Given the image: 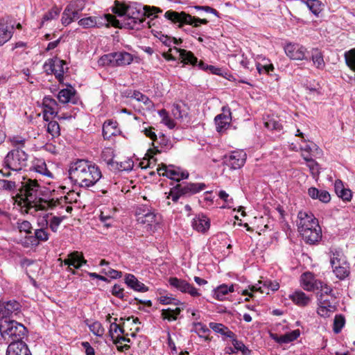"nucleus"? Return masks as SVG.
I'll return each mask as SVG.
<instances>
[{
	"mask_svg": "<svg viewBox=\"0 0 355 355\" xmlns=\"http://www.w3.org/2000/svg\"><path fill=\"white\" fill-rule=\"evenodd\" d=\"M32 168L34 171H35L41 175H43L47 176V177H52V173L47 168L45 162L42 159L35 160L32 166Z\"/></svg>",
	"mask_w": 355,
	"mask_h": 355,
	"instance_id": "4c0bfd02",
	"label": "nucleus"
},
{
	"mask_svg": "<svg viewBox=\"0 0 355 355\" xmlns=\"http://www.w3.org/2000/svg\"><path fill=\"white\" fill-rule=\"evenodd\" d=\"M264 124L265 127L270 130H280L282 128V123L273 118H268Z\"/></svg>",
	"mask_w": 355,
	"mask_h": 355,
	"instance_id": "6e6d98bb",
	"label": "nucleus"
},
{
	"mask_svg": "<svg viewBox=\"0 0 355 355\" xmlns=\"http://www.w3.org/2000/svg\"><path fill=\"white\" fill-rule=\"evenodd\" d=\"M64 218V216L59 217V216H53L49 221V227L53 232H56L58 230V227Z\"/></svg>",
	"mask_w": 355,
	"mask_h": 355,
	"instance_id": "e2e57ef3",
	"label": "nucleus"
},
{
	"mask_svg": "<svg viewBox=\"0 0 355 355\" xmlns=\"http://www.w3.org/2000/svg\"><path fill=\"white\" fill-rule=\"evenodd\" d=\"M234 291V285L227 286L223 284L214 290V297L218 300L222 301L225 299V296L229 293Z\"/></svg>",
	"mask_w": 355,
	"mask_h": 355,
	"instance_id": "473e14b6",
	"label": "nucleus"
},
{
	"mask_svg": "<svg viewBox=\"0 0 355 355\" xmlns=\"http://www.w3.org/2000/svg\"><path fill=\"white\" fill-rule=\"evenodd\" d=\"M107 15L111 14H105L102 17H87L80 19L78 24L83 28H100L103 26H108L109 24L112 25V20Z\"/></svg>",
	"mask_w": 355,
	"mask_h": 355,
	"instance_id": "4468645a",
	"label": "nucleus"
},
{
	"mask_svg": "<svg viewBox=\"0 0 355 355\" xmlns=\"http://www.w3.org/2000/svg\"><path fill=\"white\" fill-rule=\"evenodd\" d=\"M330 264L336 277L343 280L349 275V264L343 252L338 249L329 252Z\"/></svg>",
	"mask_w": 355,
	"mask_h": 355,
	"instance_id": "0eeeda50",
	"label": "nucleus"
},
{
	"mask_svg": "<svg viewBox=\"0 0 355 355\" xmlns=\"http://www.w3.org/2000/svg\"><path fill=\"white\" fill-rule=\"evenodd\" d=\"M209 327L216 333L220 334L225 338H232L234 333L232 331L227 327L221 323L210 322Z\"/></svg>",
	"mask_w": 355,
	"mask_h": 355,
	"instance_id": "2f4dec72",
	"label": "nucleus"
},
{
	"mask_svg": "<svg viewBox=\"0 0 355 355\" xmlns=\"http://www.w3.org/2000/svg\"><path fill=\"white\" fill-rule=\"evenodd\" d=\"M300 330L296 329L280 336L281 344L288 343L296 340L300 336Z\"/></svg>",
	"mask_w": 355,
	"mask_h": 355,
	"instance_id": "de8ad7c7",
	"label": "nucleus"
},
{
	"mask_svg": "<svg viewBox=\"0 0 355 355\" xmlns=\"http://www.w3.org/2000/svg\"><path fill=\"white\" fill-rule=\"evenodd\" d=\"M175 49L179 53L181 62L184 64H191L192 66L197 65L198 58L191 51L178 48H175Z\"/></svg>",
	"mask_w": 355,
	"mask_h": 355,
	"instance_id": "c756f323",
	"label": "nucleus"
},
{
	"mask_svg": "<svg viewBox=\"0 0 355 355\" xmlns=\"http://www.w3.org/2000/svg\"><path fill=\"white\" fill-rule=\"evenodd\" d=\"M114 164H116V168L119 171H131L134 166V162L131 159L121 162H116Z\"/></svg>",
	"mask_w": 355,
	"mask_h": 355,
	"instance_id": "5fc2aeb1",
	"label": "nucleus"
},
{
	"mask_svg": "<svg viewBox=\"0 0 355 355\" xmlns=\"http://www.w3.org/2000/svg\"><path fill=\"white\" fill-rule=\"evenodd\" d=\"M125 282L130 288L136 291L146 292L148 291V288L139 282L134 275L127 274L125 277Z\"/></svg>",
	"mask_w": 355,
	"mask_h": 355,
	"instance_id": "c85d7f7f",
	"label": "nucleus"
},
{
	"mask_svg": "<svg viewBox=\"0 0 355 355\" xmlns=\"http://www.w3.org/2000/svg\"><path fill=\"white\" fill-rule=\"evenodd\" d=\"M162 10L155 6H143L133 3L128 5L127 17L125 19H117L114 15H107L112 20V26L119 28L139 30L143 28L146 17H156L155 14Z\"/></svg>",
	"mask_w": 355,
	"mask_h": 355,
	"instance_id": "f257e3e1",
	"label": "nucleus"
},
{
	"mask_svg": "<svg viewBox=\"0 0 355 355\" xmlns=\"http://www.w3.org/2000/svg\"><path fill=\"white\" fill-rule=\"evenodd\" d=\"M191 331L196 333L200 338L208 340L210 330L207 327L201 322H193Z\"/></svg>",
	"mask_w": 355,
	"mask_h": 355,
	"instance_id": "58836bf2",
	"label": "nucleus"
},
{
	"mask_svg": "<svg viewBox=\"0 0 355 355\" xmlns=\"http://www.w3.org/2000/svg\"><path fill=\"white\" fill-rule=\"evenodd\" d=\"M138 102H141L145 106L146 109L152 111L155 110L154 103L146 95H143Z\"/></svg>",
	"mask_w": 355,
	"mask_h": 355,
	"instance_id": "338daca9",
	"label": "nucleus"
},
{
	"mask_svg": "<svg viewBox=\"0 0 355 355\" xmlns=\"http://www.w3.org/2000/svg\"><path fill=\"white\" fill-rule=\"evenodd\" d=\"M157 171L159 175L166 176L178 183H180V180L187 179L189 177V173L187 171H181L180 168L173 166H167L163 165L162 167H159Z\"/></svg>",
	"mask_w": 355,
	"mask_h": 355,
	"instance_id": "dca6fc26",
	"label": "nucleus"
},
{
	"mask_svg": "<svg viewBox=\"0 0 355 355\" xmlns=\"http://www.w3.org/2000/svg\"><path fill=\"white\" fill-rule=\"evenodd\" d=\"M301 285L306 291H311V272H306L301 275Z\"/></svg>",
	"mask_w": 355,
	"mask_h": 355,
	"instance_id": "052dcab7",
	"label": "nucleus"
},
{
	"mask_svg": "<svg viewBox=\"0 0 355 355\" xmlns=\"http://www.w3.org/2000/svg\"><path fill=\"white\" fill-rule=\"evenodd\" d=\"M234 57L236 59V61L239 62L243 68L250 70L252 69V67L250 68V61L243 54L241 55H234Z\"/></svg>",
	"mask_w": 355,
	"mask_h": 355,
	"instance_id": "69168bd1",
	"label": "nucleus"
},
{
	"mask_svg": "<svg viewBox=\"0 0 355 355\" xmlns=\"http://www.w3.org/2000/svg\"><path fill=\"white\" fill-rule=\"evenodd\" d=\"M191 225L193 230L205 233L210 227V220L209 218L203 214H200L196 216L193 219Z\"/></svg>",
	"mask_w": 355,
	"mask_h": 355,
	"instance_id": "393cba45",
	"label": "nucleus"
},
{
	"mask_svg": "<svg viewBox=\"0 0 355 355\" xmlns=\"http://www.w3.org/2000/svg\"><path fill=\"white\" fill-rule=\"evenodd\" d=\"M284 51L287 56L293 60H303L306 58V49L296 44H287L284 47Z\"/></svg>",
	"mask_w": 355,
	"mask_h": 355,
	"instance_id": "aec40b11",
	"label": "nucleus"
},
{
	"mask_svg": "<svg viewBox=\"0 0 355 355\" xmlns=\"http://www.w3.org/2000/svg\"><path fill=\"white\" fill-rule=\"evenodd\" d=\"M102 159L106 162L107 165L114 166V151L110 148H105L103 150L101 153Z\"/></svg>",
	"mask_w": 355,
	"mask_h": 355,
	"instance_id": "49530a36",
	"label": "nucleus"
},
{
	"mask_svg": "<svg viewBox=\"0 0 355 355\" xmlns=\"http://www.w3.org/2000/svg\"><path fill=\"white\" fill-rule=\"evenodd\" d=\"M6 355H32L28 345L22 340L11 341L8 346Z\"/></svg>",
	"mask_w": 355,
	"mask_h": 355,
	"instance_id": "4be33fe9",
	"label": "nucleus"
},
{
	"mask_svg": "<svg viewBox=\"0 0 355 355\" xmlns=\"http://www.w3.org/2000/svg\"><path fill=\"white\" fill-rule=\"evenodd\" d=\"M157 37L159 40L166 46H171L172 44H178L179 42L174 37H171L168 35H164L162 33H158Z\"/></svg>",
	"mask_w": 355,
	"mask_h": 355,
	"instance_id": "bf43d9fd",
	"label": "nucleus"
},
{
	"mask_svg": "<svg viewBox=\"0 0 355 355\" xmlns=\"http://www.w3.org/2000/svg\"><path fill=\"white\" fill-rule=\"evenodd\" d=\"M206 188V184L202 182L193 183L182 182L173 186L167 196L173 202H177L181 198H189L196 194Z\"/></svg>",
	"mask_w": 355,
	"mask_h": 355,
	"instance_id": "39448f33",
	"label": "nucleus"
},
{
	"mask_svg": "<svg viewBox=\"0 0 355 355\" xmlns=\"http://www.w3.org/2000/svg\"><path fill=\"white\" fill-rule=\"evenodd\" d=\"M256 67L259 73L270 74L275 69L273 64L265 57L259 56L256 61Z\"/></svg>",
	"mask_w": 355,
	"mask_h": 355,
	"instance_id": "cd10ccee",
	"label": "nucleus"
},
{
	"mask_svg": "<svg viewBox=\"0 0 355 355\" xmlns=\"http://www.w3.org/2000/svg\"><path fill=\"white\" fill-rule=\"evenodd\" d=\"M24 190L25 200L29 209L35 211L46 210L51 207L50 201L42 198L40 196V186L35 180L28 179L22 182Z\"/></svg>",
	"mask_w": 355,
	"mask_h": 355,
	"instance_id": "20e7f679",
	"label": "nucleus"
},
{
	"mask_svg": "<svg viewBox=\"0 0 355 355\" xmlns=\"http://www.w3.org/2000/svg\"><path fill=\"white\" fill-rule=\"evenodd\" d=\"M158 301L160 304L164 305L167 304H174V305H184V303L180 302L179 300H177L172 297V295L170 296L168 295H164V296H160L158 298Z\"/></svg>",
	"mask_w": 355,
	"mask_h": 355,
	"instance_id": "3c124183",
	"label": "nucleus"
},
{
	"mask_svg": "<svg viewBox=\"0 0 355 355\" xmlns=\"http://www.w3.org/2000/svg\"><path fill=\"white\" fill-rule=\"evenodd\" d=\"M120 130L116 121L107 120L103 125V136L105 139H110L112 136L119 135Z\"/></svg>",
	"mask_w": 355,
	"mask_h": 355,
	"instance_id": "bb28decb",
	"label": "nucleus"
},
{
	"mask_svg": "<svg viewBox=\"0 0 355 355\" xmlns=\"http://www.w3.org/2000/svg\"><path fill=\"white\" fill-rule=\"evenodd\" d=\"M312 198H316L324 203H327L331 200V196L325 190H319L312 187Z\"/></svg>",
	"mask_w": 355,
	"mask_h": 355,
	"instance_id": "79ce46f5",
	"label": "nucleus"
},
{
	"mask_svg": "<svg viewBox=\"0 0 355 355\" xmlns=\"http://www.w3.org/2000/svg\"><path fill=\"white\" fill-rule=\"evenodd\" d=\"M17 228L20 232H24L26 234L31 233L32 225L28 220H19L17 223Z\"/></svg>",
	"mask_w": 355,
	"mask_h": 355,
	"instance_id": "4d7b16f0",
	"label": "nucleus"
},
{
	"mask_svg": "<svg viewBox=\"0 0 355 355\" xmlns=\"http://www.w3.org/2000/svg\"><path fill=\"white\" fill-rule=\"evenodd\" d=\"M289 299L300 306L307 305L310 300L309 297L301 291H296L293 294L289 295Z\"/></svg>",
	"mask_w": 355,
	"mask_h": 355,
	"instance_id": "72a5a7b5",
	"label": "nucleus"
},
{
	"mask_svg": "<svg viewBox=\"0 0 355 355\" xmlns=\"http://www.w3.org/2000/svg\"><path fill=\"white\" fill-rule=\"evenodd\" d=\"M61 12V8L57 6H53L48 12H46L42 17L40 27L43 26L47 21H50L56 19L60 15Z\"/></svg>",
	"mask_w": 355,
	"mask_h": 355,
	"instance_id": "c9c22d12",
	"label": "nucleus"
},
{
	"mask_svg": "<svg viewBox=\"0 0 355 355\" xmlns=\"http://www.w3.org/2000/svg\"><path fill=\"white\" fill-rule=\"evenodd\" d=\"M90 331L96 336H102L104 334L105 329L101 322L96 321L91 324L89 326Z\"/></svg>",
	"mask_w": 355,
	"mask_h": 355,
	"instance_id": "13d9d810",
	"label": "nucleus"
},
{
	"mask_svg": "<svg viewBox=\"0 0 355 355\" xmlns=\"http://www.w3.org/2000/svg\"><path fill=\"white\" fill-rule=\"evenodd\" d=\"M49 214H46L42 218L40 219L38 224L42 227L40 229H37L35 231V238L41 241H46L49 239V234L43 228L44 227H46L49 224L48 221Z\"/></svg>",
	"mask_w": 355,
	"mask_h": 355,
	"instance_id": "7c9ffc66",
	"label": "nucleus"
},
{
	"mask_svg": "<svg viewBox=\"0 0 355 355\" xmlns=\"http://www.w3.org/2000/svg\"><path fill=\"white\" fill-rule=\"evenodd\" d=\"M60 125L55 121H51L49 119L47 125V132L51 135L53 137H55L60 135Z\"/></svg>",
	"mask_w": 355,
	"mask_h": 355,
	"instance_id": "603ef678",
	"label": "nucleus"
},
{
	"mask_svg": "<svg viewBox=\"0 0 355 355\" xmlns=\"http://www.w3.org/2000/svg\"><path fill=\"white\" fill-rule=\"evenodd\" d=\"M43 105V118L46 121H49L51 117H55L58 114L57 107L58 104L57 101L51 96H45L42 101Z\"/></svg>",
	"mask_w": 355,
	"mask_h": 355,
	"instance_id": "6ab92c4d",
	"label": "nucleus"
},
{
	"mask_svg": "<svg viewBox=\"0 0 355 355\" xmlns=\"http://www.w3.org/2000/svg\"><path fill=\"white\" fill-rule=\"evenodd\" d=\"M71 181L80 187L94 186L101 178L102 173L98 166L85 159L71 163L69 171Z\"/></svg>",
	"mask_w": 355,
	"mask_h": 355,
	"instance_id": "f03ea898",
	"label": "nucleus"
},
{
	"mask_svg": "<svg viewBox=\"0 0 355 355\" xmlns=\"http://www.w3.org/2000/svg\"><path fill=\"white\" fill-rule=\"evenodd\" d=\"M64 65H66L65 61L55 57L45 62L44 69L46 73L54 74L56 79L62 83L64 79V73L68 69L67 67L64 68Z\"/></svg>",
	"mask_w": 355,
	"mask_h": 355,
	"instance_id": "f8f14e48",
	"label": "nucleus"
},
{
	"mask_svg": "<svg viewBox=\"0 0 355 355\" xmlns=\"http://www.w3.org/2000/svg\"><path fill=\"white\" fill-rule=\"evenodd\" d=\"M86 263L87 261L85 259L83 253L78 251L69 254L68 258L64 260V265L71 266L75 268H79Z\"/></svg>",
	"mask_w": 355,
	"mask_h": 355,
	"instance_id": "a878e982",
	"label": "nucleus"
},
{
	"mask_svg": "<svg viewBox=\"0 0 355 355\" xmlns=\"http://www.w3.org/2000/svg\"><path fill=\"white\" fill-rule=\"evenodd\" d=\"M170 286L182 293H188L192 297H198L200 293L198 289L185 279L171 277L168 279Z\"/></svg>",
	"mask_w": 355,
	"mask_h": 355,
	"instance_id": "2eb2a0df",
	"label": "nucleus"
},
{
	"mask_svg": "<svg viewBox=\"0 0 355 355\" xmlns=\"http://www.w3.org/2000/svg\"><path fill=\"white\" fill-rule=\"evenodd\" d=\"M26 332V327L14 320L0 321V333L7 342L21 340Z\"/></svg>",
	"mask_w": 355,
	"mask_h": 355,
	"instance_id": "423d86ee",
	"label": "nucleus"
},
{
	"mask_svg": "<svg viewBox=\"0 0 355 355\" xmlns=\"http://www.w3.org/2000/svg\"><path fill=\"white\" fill-rule=\"evenodd\" d=\"M322 236V229L318 225V220L312 218V245L321 241Z\"/></svg>",
	"mask_w": 355,
	"mask_h": 355,
	"instance_id": "a19ab883",
	"label": "nucleus"
},
{
	"mask_svg": "<svg viewBox=\"0 0 355 355\" xmlns=\"http://www.w3.org/2000/svg\"><path fill=\"white\" fill-rule=\"evenodd\" d=\"M182 309L183 308L180 307H176L175 309H162V317L163 319L168 320V321L176 320Z\"/></svg>",
	"mask_w": 355,
	"mask_h": 355,
	"instance_id": "ea45409f",
	"label": "nucleus"
},
{
	"mask_svg": "<svg viewBox=\"0 0 355 355\" xmlns=\"http://www.w3.org/2000/svg\"><path fill=\"white\" fill-rule=\"evenodd\" d=\"M164 17L174 24H178V27H182L184 24L191 25L193 27H198L200 24H207L208 21L206 19L195 17L184 11L178 12L173 10H167Z\"/></svg>",
	"mask_w": 355,
	"mask_h": 355,
	"instance_id": "1a4fd4ad",
	"label": "nucleus"
},
{
	"mask_svg": "<svg viewBox=\"0 0 355 355\" xmlns=\"http://www.w3.org/2000/svg\"><path fill=\"white\" fill-rule=\"evenodd\" d=\"M312 61L318 69H322L324 67L323 56L318 49L312 51Z\"/></svg>",
	"mask_w": 355,
	"mask_h": 355,
	"instance_id": "09e8293b",
	"label": "nucleus"
},
{
	"mask_svg": "<svg viewBox=\"0 0 355 355\" xmlns=\"http://www.w3.org/2000/svg\"><path fill=\"white\" fill-rule=\"evenodd\" d=\"M14 30V25L8 22V19H0V46H3L12 38Z\"/></svg>",
	"mask_w": 355,
	"mask_h": 355,
	"instance_id": "412c9836",
	"label": "nucleus"
},
{
	"mask_svg": "<svg viewBox=\"0 0 355 355\" xmlns=\"http://www.w3.org/2000/svg\"><path fill=\"white\" fill-rule=\"evenodd\" d=\"M133 61V55L126 51L110 53L102 55L98 60L101 66L121 67L128 65Z\"/></svg>",
	"mask_w": 355,
	"mask_h": 355,
	"instance_id": "9d476101",
	"label": "nucleus"
},
{
	"mask_svg": "<svg viewBox=\"0 0 355 355\" xmlns=\"http://www.w3.org/2000/svg\"><path fill=\"white\" fill-rule=\"evenodd\" d=\"M246 157V153L243 150H234L225 157V162L231 168L238 169L244 165Z\"/></svg>",
	"mask_w": 355,
	"mask_h": 355,
	"instance_id": "f3484780",
	"label": "nucleus"
},
{
	"mask_svg": "<svg viewBox=\"0 0 355 355\" xmlns=\"http://www.w3.org/2000/svg\"><path fill=\"white\" fill-rule=\"evenodd\" d=\"M345 323V318L341 315H336L334 320L333 329L334 333L338 334L342 330Z\"/></svg>",
	"mask_w": 355,
	"mask_h": 355,
	"instance_id": "864d4df0",
	"label": "nucleus"
},
{
	"mask_svg": "<svg viewBox=\"0 0 355 355\" xmlns=\"http://www.w3.org/2000/svg\"><path fill=\"white\" fill-rule=\"evenodd\" d=\"M79 18V16H77L75 12L71 10L69 7L67 6L65 7L61 17V23L63 26H67L70 24H71L75 19Z\"/></svg>",
	"mask_w": 355,
	"mask_h": 355,
	"instance_id": "e433bc0d",
	"label": "nucleus"
},
{
	"mask_svg": "<svg viewBox=\"0 0 355 355\" xmlns=\"http://www.w3.org/2000/svg\"><path fill=\"white\" fill-rule=\"evenodd\" d=\"M223 112L216 115L214 118L216 129L217 132H222L226 130L232 121V113L230 108L223 107Z\"/></svg>",
	"mask_w": 355,
	"mask_h": 355,
	"instance_id": "a211bd4d",
	"label": "nucleus"
},
{
	"mask_svg": "<svg viewBox=\"0 0 355 355\" xmlns=\"http://www.w3.org/2000/svg\"><path fill=\"white\" fill-rule=\"evenodd\" d=\"M137 220L139 224L146 225L147 230H152L153 227L159 223L158 216L154 212L137 213Z\"/></svg>",
	"mask_w": 355,
	"mask_h": 355,
	"instance_id": "5701e85b",
	"label": "nucleus"
},
{
	"mask_svg": "<svg viewBox=\"0 0 355 355\" xmlns=\"http://www.w3.org/2000/svg\"><path fill=\"white\" fill-rule=\"evenodd\" d=\"M67 6L69 7L71 11L75 12L77 16L83 10L85 7V2L84 0H73L70 1Z\"/></svg>",
	"mask_w": 355,
	"mask_h": 355,
	"instance_id": "a18cd8bd",
	"label": "nucleus"
},
{
	"mask_svg": "<svg viewBox=\"0 0 355 355\" xmlns=\"http://www.w3.org/2000/svg\"><path fill=\"white\" fill-rule=\"evenodd\" d=\"M172 113L176 119H183L187 116V113L181 110L180 105H174L172 109Z\"/></svg>",
	"mask_w": 355,
	"mask_h": 355,
	"instance_id": "774afa93",
	"label": "nucleus"
},
{
	"mask_svg": "<svg viewBox=\"0 0 355 355\" xmlns=\"http://www.w3.org/2000/svg\"><path fill=\"white\" fill-rule=\"evenodd\" d=\"M297 225L302 239L306 243L311 244V217L306 212L298 213Z\"/></svg>",
	"mask_w": 355,
	"mask_h": 355,
	"instance_id": "ddd939ff",
	"label": "nucleus"
},
{
	"mask_svg": "<svg viewBox=\"0 0 355 355\" xmlns=\"http://www.w3.org/2000/svg\"><path fill=\"white\" fill-rule=\"evenodd\" d=\"M21 308V304L15 300L0 301V321L19 317Z\"/></svg>",
	"mask_w": 355,
	"mask_h": 355,
	"instance_id": "9b49d317",
	"label": "nucleus"
},
{
	"mask_svg": "<svg viewBox=\"0 0 355 355\" xmlns=\"http://www.w3.org/2000/svg\"><path fill=\"white\" fill-rule=\"evenodd\" d=\"M279 288V284L277 282H266L263 284V286H257V285H253L250 287V291L252 292L259 291L261 293H268V291L271 290L272 291H277Z\"/></svg>",
	"mask_w": 355,
	"mask_h": 355,
	"instance_id": "f704fd0d",
	"label": "nucleus"
},
{
	"mask_svg": "<svg viewBox=\"0 0 355 355\" xmlns=\"http://www.w3.org/2000/svg\"><path fill=\"white\" fill-rule=\"evenodd\" d=\"M76 89L69 86L65 89H61L57 96V98L60 103L66 104L71 103L72 104H76L78 98L76 97Z\"/></svg>",
	"mask_w": 355,
	"mask_h": 355,
	"instance_id": "b1692460",
	"label": "nucleus"
},
{
	"mask_svg": "<svg viewBox=\"0 0 355 355\" xmlns=\"http://www.w3.org/2000/svg\"><path fill=\"white\" fill-rule=\"evenodd\" d=\"M17 185L15 180L0 179V192L6 191L13 193L17 190Z\"/></svg>",
	"mask_w": 355,
	"mask_h": 355,
	"instance_id": "37998d69",
	"label": "nucleus"
},
{
	"mask_svg": "<svg viewBox=\"0 0 355 355\" xmlns=\"http://www.w3.org/2000/svg\"><path fill=\"white\" fill-rule=\"evenodd\" d=\"M117 318L114 319V322H111L110 329H109V335L112 339H114V334L119 331L121 334H124L125 330L123 328L121 327L119 324H116Z\"/></svg>",
	"mask_w": 355,
	"mask_h": 355,
	"instance_id": "680f3d73",
	"label": "nucleus"
},
{
	"mask_svg": "<svg viewBox=\"0 0 355 355\" xmlns=\"http://www.w3.org/2000/svg\"><path fill=\"white\" fill-rule=\"evenodd\" d=\"M28 154L21 148L9 151L3 159L2 166L6 169L13 171H20L26 167L28 162Z\"/></svg>",
	"mask_w": 355,
	"mask_h": 355,
	"instance_id": "6e6552de",
	"label": "nucleus"
},
{
	"mask_svg": "<svg viewBox=\"0 0 355 355\" xmlns=\"http://www.w3.org/2000/svg\"><path fill=\"white\" fill-rule=\"evenodd\" d=\"M323 8L324 4L319 0H312V14L315 15L316 17H319Z\"/></svg>",
	"mask_w": 355,
	"mask_h": 355,
	"instance_id": "0e129e2a",
	"label": "nucleus"
},
{
	"mask_svg": "<svg viewBox=\"0 0 355 355\" xmlns=\"http://www.w3.org/2000/svg\"><path fill=\"white\" fill-rule=\"evenodd\" d=\"M128 6L116 3L115 6L113 7L112 11L114 13L120 17L121 19H125L127 17Z\"/></svg>",
	"mask_w": 355,
	"mask_h": 355,
	"instance_id": "8fccbe9b",
	"label": "nucleus"
},
{
	"mask_svg": "<svg viewBox=\"0 0 355 355\" xmlns=\"http://www.w3.org/2000/svg\"><path fill=\"white\" fill-rule=\"evenodd\" d=\"M346 65L355 72V48L347 51L344 53Z\"/></svg>",
	"mask_w": 355,
	"mask_h": 355,
	"instance_id": "c03bdc74",
	"label": "nucleus"
},
{
	"mask_svg": "<svg viewBox=\"0 0 355 355\" xmlns=\"http://www.w3.org/2000/svg\"><path fill=\"white\" fill-rule=\"evenodd\" d=\"M312 292L318 299V314L321 317H329L336 311V300L333 291L319 280L312 278Z\"/></svg>",
	"mask_w": 355,
	"mask_h": 355,
	"instance_id": "7ed1b4c3",
	"label": "nucleus"
}]
</instances>
